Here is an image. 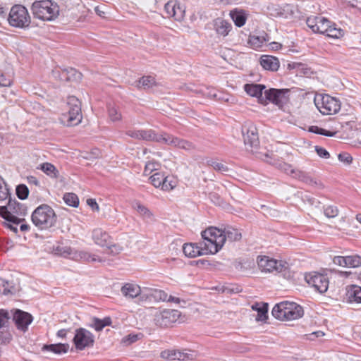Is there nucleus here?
<instances>
[{
    "instance_id": "f257e3e1",
    "label": "nucleus",
    "mask_w": 361,
    "mask_h": 361,
    "mask_svg": "<svg viewBox=\"0 0 361 361\" xmlns=\"http://www.w3.org/2000/svg\"><path fill=\"white\" fill-rule=\"evenodd\" d=\"M204 235L209 236L212 240L213 252H215V254L221 249L226 240L238 241L241 238V233L238 229L233 227H227L224 230L210 227L204 231Z\"/></svg>"
},
{
    "instance_id": "f03ea898",
    "label": "nucleus",
    "mask_w": 361,
    "mask_h": 361,
    "mask_svg": "<svg viewBox=\"0 0 361 361\" xmlns=\"http://www.w3.org/2000/svg\"><path fill=\"white\" fill-rule=\"evenodd\" d=\"M31 219L33 224L42 231L54 226L57 221V216L50 206L44 204L33 211Z\"/></svg>"
},
{
    "instance_id": "7ed1b4c3",
    "label": "nucleus",
    "mask_w": 361,
    "mask_h": 361,
    "mask_svg": "<svg viewBox=\"0 0 361 361\" xmlns=\"http://www.w3.org/2000/svg\"><path fill=\"white\" fill-rule=\"evenodd\" d=\"M271 314L277 319L290 321L301 318L304 311L302 307L295 302L283 301L274 305Z\"/></svg>"
},
{
    "instance_id": "20e7f679",
    "label": "nucleus",
    "mask_w": 361,
    "mask_h": 361,
    "mask_svg": "<svg viewBox=\"0 0 361 361\" xmlns=\"http://www.w3.org/2000/svg\"><path fill=\"white\" fill-rule=\"evenodd\" d=\"M27 213V207L16 199L8 200L5 206H0V216L6 221L18 225L24 219H20L18 216H24Z\"/></svg>"
},
{
    "instance_id": "39448f33",
    "label": "nucleus",
    "mask_w": 361,
    "mask_h": 361,
    "mask_svg": "<svg viewBox=\"0 0 361 361\" xmlns=\"http://www.w3.org/2000/svg\"><path fill=\"white\" fill-rule=\"evenodd\" d=\"M31 10L34 17L42 20H52L59 14V6L51 0L35 1Z\"/></svg>"
},
{
    "instance_id": "423d86ee",
    "label": "nucleus",
    "mask_w": 361,
    "mask_h": 361,
    "mask_svg": "<svg viewBox=\"0 0 361 361\" xmlns=\"http://www.w3.org/2000/svg\"><path fill=\"white\" fill-rule=\"evenodd\" d=\"M202 241L199 243H185L183 246V252L186 257H196L204 255H214L212 242L209 236L204 235V231L201 233Z\"/></svg>"
},
{
    "instance_id": "0eeeda50",
    "label": "nucleus",
    "mask_w": 361,
    "mask_h": 361,
    "mask_svg": "<svg viewBox=\"0 0 361 361\" xmlns=\"http://www.w3.org/2000/svg\"><path fill=\"white\" fill-rule=\"evenodd\" d=\"M8 21L12 27L26 29L30 27L31 18L27 9L24 6L16 4L10 10Z\"/></svg>"
},
{
    "instance_id": "6e6552de",
    "label": "nucleus",
    "mask_w": 361,
    "mask_h": 361,
    "mask_svg": "<svg viewBox=\"0 0 361 361\" xmlns=\"http://www.w3.org/2000/svg\"><path fill=\"white\" fill-rule=\"evenodd\" d=\"M67 105L68 111L62 114L61 122L68 126H76L81 122L82 118L80 102L75 97L70 96L67 99Z\"/></svg>"
},
{
    "instance_id": "1a4fd4ad",
    "label": "nucleus",
    "mask_w": 361,
    "mask_h": 361,
    "mask_svg": "<svg viewBox=\"0 0 361 361\" xmlns=\"http://www.w3.org/2000/svg\"><path fill=\"white\" fill-rule=\"evenodd\" d=\"M317 109L324 115H332L341 109L340 101L329 94L316 95L314 99Z\"/></svg>"
},
{
    "instance_id": "9d476101",
    "label": "nucleus",
    "mask_w": 361,
    "mask_h": 361,
    "mask_svg": "<svg viewBox=\"0 0 361 361\" xmlns=\"http://www.w3.org/2000/svg\"><path fill=\"white\" fill-rule=\"evenodd\" d=\"M257 262L260 271L264 273H281L289 267L286 261L276 260L268 256H258Z\"/></svg>"
},
{
    "instance_id": "9b49d317",
    "label": "nucleus",
    "mask_w": 361,
    "mask_h": 361,
    "mask_svg": "<svg viewBox=\"0 0 361 361\" xmlns=\"http://www.w3.org/2000/svg\"><path fill=\"white\" fill-rule=\"evenodd\" d=\"M60 255L75 261L85 262H102V260L98 255L91 254L85 250H78L71 247H62L59 249Z\"/></svg>"
},
{
    "instance_id": "f8f14e48",
    "label": "nucleus",
    "mask_w": 361,
    "mask_h": 361,
    "mask_svg": "<svg viewBox=\"0 0 361 361\" xmlns=\"http://www.w3.org/2000/svg\"><path fill=\"white\" fill-rule=\"evenodd\" d=\"M180 316V312L176 310H159L154 314V322L158 326L168 327L175 323Z\"/></svg>"
},
{
    "instance_id": "ddd939ff",
    "label": "nucleus",
    "mask_w": 361,
    "mask_h": 361,
    "mask_svg": "<svg viewBox=\"0 0 361 361\" xmlns=\"http://www.w3.org/2000/svg\"><path fill=\"white\" fill-rule=\"evenodd\" d=\"M150 183L164 191H170L176 186V180L172 176H165L163 173L156 172L149 177Z\"/></svg>"
},
{
    "instance_id": "4468645a",
    "label": "nucleus",
    "mask_w": 361,
    "mask_h": 361,
    "mask_svg": "<svg viewBox=\"0 0 361 361\" xmlns=\"http://www.w3.org/2000/svg\"><path fill=\"white\" fill-rule=\"evenodd\" d=\"M305 281L320 293L326 292L329 288V279L326 275L311 272L305 276Z\"/></svg>"
},
{
    "instance_id": "2eb2a0df",
    "label": "nucleus",
    "mask_w": 361,
    "mask_h": 361,
    "mask_svg": "<svg viewBox=\"0 0 361 361\" xmlns=\"http://www.w3.org/2000/svg\"><path fill=\"white\" fill-rule=\"evenodd\" d=\"M94 335L84 328L76 329L73 338L75 348L78 350H82L86 348L92 347L94 342Z\"/></svg>"
},
{
    "instance_id": "dca6fc26",
    "label": "nucleus",
    "mask_w": 361,
    "mask_h": 361,
    "mask_svg": "<svg viewBox=\"0 0 361 361\" xmlns=\"http://www.w3.org/2000/svg\"><path fill=\"white\" fill-rule=\"evenodd\" d=\"M288 89H274L271 88L264 92L266 99L271 103L282 106L287 104L289 100Z\"/></svg>"
},
{
    "instance_id": "f3484780",
    "label": "nucleus",
    "mask_w": 361,
    "mask_h": 361,
    "mask_svg": "<svg viewBox=\"0 0 361 361\" xmlns=\"http://www.w3.org/2000/svg\"><path fill=\"white\" fill-rule=\"evenodd\" d=\"M242 133L245 146L251 148L258 146L259 143L258 133L257 128L254 125L244 126L242 128Z\"/></svg>"
},
{
    "instance_id": "a211bd4d",
    "label": "nucleus",
    "mask_w": 361,
    "mask_h": 361,
    "mask_svg": "<svg viewBox=\"0 0 361 361\" xmlns=\"http://www.w3.org/2000/svg\"><path fill=\"white\" fill-rule=\"evenodd\" d=\"M164 11L167 17H172L177 21L182 20L185 16V7L176 0L168 1L165 4Z\"/></svg>"
},
{
    "instance_id": "6ab92c4d",
    "label": "nucleus",
    "mask_w": 361,
    "mask_h": 361,
    "mask_svg": "<svg viewBox=\"0 0 361 361\" xmlns=\"http://www.w3.org/2000/svg\"><path fill=\"white\" fill-rule=\"evenodd\" d=\"M13 319L18 329L25 332L27 330L28 326L32 323L33 318L30 313L16 310L13 313Z\"/></svg>"
},
{
    "instance_id": "aec40b11",
    "label": "nucleus",
    "mask_w": 361,
    "mask_h": 361,
    "mask_svg": "<svg viewBox=\"0 0 361 361\" xmlns=\"http://www.w3.org/2000/svg\"><path fill=\"white\" fill-rule=\"evenodd\" d=\"M164 136L165 140L164 144H166L167 145L173 146L175 147L183 149L186 151H192L195 147L193 143L188 140L180 139L178 137H175L167 133Z\"/></svg>"
},
{
    "instance_id": "412c9836",
    "label": "nucleus",
    "mask_w": 361,
    "mask_h": 361,
    "mask_svg": "<svg viewBox=\"0 0 361 361\" xmlns=\"http://www.w3.org/2000/svg\"><path fill=\"white\" fill-rule=\"evenodd\" d=\"M92 237L94 242L101 247L110 248L111 246H114L111 237L100 228H95L92 231Z\"/></svg>"
},
{
    "instance_id": "4be33fe9",
    "label": "nucleus",
    "mask_w": 361,
    "mask_h": 361,
    "mask_svg": "<svg viewBox=\"0 0 361 361\" xmlns=\"http://www.w3.org/2000/svg\"><path fill=\"white\" fill-rule=\"evenodd\" d=\"M161 357L166 360H178L185 361L193 358L192 353L190 351H181L179 350H166L161 353Z\"/></svg>"
},
{
    "instance_id": "5701e85b",
    "label": "nucleus",
    "mask_w": 361,
    "mask_h": 361,
    "mask_svg": "<svg viewBox=\"0 0 361 361\" xmlns=\"http://www.w3.org/2000/svg\"><path fill=\"white\" fill-rule=\"evenodd\" d=\"M270 40L267 33L262 31L258 33L250 35L247 43L254 49H259L266 46Z\"/></svg>"
},
{
    "instance_id": "b1692460",
    "label": "nucleus",
    "mask_w": 361,
    "mask_h": 361,
    "mask_svg": "<svg viewBox=\"0 0 361 361\" xmlns=\"http://www.w3.org/2000/svg\"><path fill=\"white\" fill-rule=\"evenodd\" d=\"M166 133H157L154 130H140V140L164 144Z\"/></svg>"
},
{
    "instance_id": "393cba45",
    "label": "nucleus",
    "mask_w": 361,
    "mask_h": 361,
    "mask_svg": "<svg viewBox=\"0 0 361 361\" xmlns=\"http://www.w3.org/2000/svg\"><path fill=\"white\" fill-rule=\"evenodd\" d=\"M345 298L350 303H361V286L357 285L348 286Z\"/></svg>"
},
{
    "instance_id": "a878e982",
    "label": "nucleus",
    "mask_w": 361,
    "mask_h": 361,
    "mask_svg": "<svg viewBox=\"0 0 361 361\" xmlns=\"http://www.w3.org/2000/svg\"><path fill=\"white\" fill-rule=\"evenodd\" d=\"M259 62L264 69L271 71H276L280 66L279 59L269 55L262 56Z\"/></svg>"
},
{
    "instance_id": "bb28decb",
    "label": "nucleus",
    "mask_w": 361,
    "mask_h": 361,
    "mask_svg": "<svg viewBox=\"0 0 361 361\" xmlns=\"http://www.w3.org/2000/svg\"><path fill=\"white\" fill-rule=\"evenodd\" d=\"M122 294L127 298H135L141 293L140 287L135 283H126L121 289Z\"/></svg>"
},
{
    "instance_id": "cd10ccee",
    "label": "nucleus",
    "mask_w": 361,
    "mask_h": 361,
    "mask_svg": "<svg viewBox=\"0 0 361 361\" xmlns=\"http://www.w3.org/2000/svg\"><path fill=\"white\" fill-rule=\"evenodd\" d=\"M252 309L257 312L256 320L265 322L268 318V304L265 302H256L252 305Z\"/></svg>"
},
{
    "instance_id": "c85d7f7f",
    "label": "nucleus",
    "mask_w": 361,
    "mask_h": 361,
    "mask_svg": "<svg viewBox=\"0 0 361 361\" xmlns=\"http://www.w3.org/2000/svg\"><path fill=\"white\" fill-rule=\"evenodd\" d=\"M293 178H298V180L308 185H315L319 188H323V185L320 181H317V180L312 178L304 171L297 170V171L295 172V175H293Z\"/></svg>"
},
{
    "instance_id": "c756f323",
    "label": "nucleus",
    "mask_w": 361,
    "mask_h": 361,
    "mask_svg": "<svg viewBox=\"0 0 361 361\" xmlns=\"http://www.w3.org/2000/svg\"><path fill=\"white\" fill-rule=\"evenodd\" d=\"M293 178H298V180L308 185H315L319 188H323V185L320 181H317V180L312 178L304 171L297 170V171L295 172V175H293Z\"/></svg>"
},
{
    "instance_id": "7c9ffc66",
    "label": "nucleus",
    "mask_w": 361,
    "mask_h": 361,
    "mask_svg": "<svg viewBox=\"0 0 361 361\" xmlns=\"http://www.w3.org/2000/svg\"><path fill=\"white\" fill-rule=\"evenodd\" d=\"M293 178H298V180L308 185H315L319 188H323V185L320 181H317V180L312 178L304 171L297 170V171L295 172V175H293Z\"/></svg>"
},
{
    "instance_id": "2f4dec72",
    "label": "nucleus",
    "mask_w": 361,
    "mask_h": 361,
    "mask_svg": "<svg viewBox=\"0 0 361 361\" xmlns=\"http://www.w3.org/2000/svg\"><path fill=\"white\" fill-rule=\"evenodd\" d=\"M265 85L262 84H245L244 90L251 97H260L262 96Z\"/></svg>"
},
{
    "instance_id": "473e14b6",
    "label": "nucleus",
    "mask_w": 361,
    "mask_h": 361,
    "mask_svg": "<svg viewBox=\"0 0 361 361\" xmlns=\"http://www.w3.org/2000/svg\"><path fill=\"white\" fill-rule=\"evenodd\" d=\"M69 345L67 343H58L45 345L42 348L44 350L51 351L55 354L65 353L68 350Z\"/></svg>"
},
{
    "instance_id": "72a5a7b5",
    "label": "nucleus",
    "mask_w": 361,
    "mask_h": 361,
    "mask_svg": "<svg viewBox=\"0 0 361 361\" xmlns=\"http://www.w3.org/2000/svg\"><path fill=\"white\" fill-rule=\"evenodd\" d=\"M39 169L42 170L45 174L51 178H56L59 176V171L51 163L45 162L39 165Z\"/></svg>"
},
{
    "instance_id": "f704fd0d",
    "label": "nucleus",
    "mask_w": 361,
    "mask_h": 361,
    "mask_svg": "<svg viewBox=\"0 0 361 361\" xmlns=\"http://www.w3.org/2000/svg\"><path fill=\"white\" fill-rule=\"evenodd\" d=\"M273 165L275 166V167L278 169H279L281 171H283L288 175L292 176L293 177V175H295V172L297 171L298 169H294L293 166L286 163L281 160H277L275 161L274 163H272Z\"/></svg>"
},
{
    "instance_id": "c9c22d12",
    "label": "nucleus",
    "mask_w": 361,
    "mask_h": 361,
    "mask_svg": "<svg viewBox=\"0 0 361 361\" xmlns=\"http://www.w3.org/2000/svg\"><path fill=\"white\" fill-rule=\"evenodd\" d=\"M331 22L327 18L319 16L316 26L315 32L326 35L329 27H330Z\"/></svg>"
},
{
    "instance_id": "e433bc0d",
    "label": "nucleus",
    "mask_w": 361,
    "mask_h": 361,
    "mask_svg": "<svg viewBox=\"0 0 361 361\" xmlns=\"http://www.w3.org/2000/svg\"><path fill=\"white\" fill-rule=\"evenodd\" d=\"M230 15L236 26L240 27L245 25L246 16L243 11H231Z\"/></svg>"
},
{
    "instance_id": "4c0bfd02",
    "label": "nucleus",
    "mask_w": 361,
    "mask_h": 361,
    "mask_svg": "<svg viewBox=\"0 0 361 361\" xmlns=\"http://www.w3.org/2000/svg\"><path fill=\"white\" fill-rule=\"evenodd\" d=\"M215 25L216 32L222 36L227 35L231 27V25L224 20L216 21Z\"/></svg>"
},
{
    "instance_id": "58836bf2",
    "label": "nucleus",
    "mask_w": 361,
    "mask_h": 361,
    "mask_svg": "<svg viewBox=\"0 0 361 361\" xmlns=\"http://www.w3.org/2000/svg\"><path fill=\"white\" fill-rule=\"evenodd\" d=\"M344 35V31L341 28L337 27L336 24L332 23H331L330 27H329L327 32L325 35L329 37H331L334 39H339L343 37Z\"/></svg>"
},
{
    "instance_id": "ea45409f",
    "label": "nucleus",
    "mask_w": 361,
    "mask_h": 361,
    "mask_svg": "<svg viewBox=\"0 0 361 361\" xmlns=\"http://www.w3.org/2000/svg\"><path fill=\"white\" fill-rule=\"evenodd\" d=\"M133 207L144 219L151 218V216H152L151 212L149 210V209L147 207H146L145 205L142 204L140 202H134L133 204Z\"/></svg>"
},
{
    "instance_id": "a19ab883",
    "label": "nucleus",
    "mask_w": 361,
    "mask_h": 361,
    "mask_svg": "<svg viewBox=\"0 0 361 361\" xmlns=\"http://www.w3.org/2000/svg\"><path fill=\"white\" fill-rule=\"evenodd\" d=\"M63 199L68 206L77 207L79 204V199L75 193L67 192L64 194Z\"/></svg>"
},
{
    "instance_id": "79ce46f5",
    "label": "nucleus",
    "mask_w": 361,
    "mask_h": 361,
    "mask_svg": "<svg viewBox=\"0 0 361 361\" xmlns=\"http://www.w3.org/2000/svg\"><path fill=\"white\" fill-rule=\"evenodd\" d=\"M108 114L109 118L111 121H118L121 119V113L119 111L118 107L114 105H109L108 106Z\"/></svg>"
},
{
    "instance_id": "37998d69",
    "label": "nucleus",
    "mask_w": 361,
    "mask_h": 361,
    "mask_svg": "<svg viewBox=\"0 0 361 361\" xmlns=\"http://www.w3.org/2000/svg\"><path fill=\"white\" fill-rule=\"evenodd\" d=\"M309 131L315 134L324 135L326 137H333L336 135V132L330 131L316 126H310Z\"/></svg>"
},
{
    "instance_id": "c03bdc74",
    "label": "nucleus",
    "mask_w": 361,
    "mask_h": 361,
    "mask_svg": "<svg viewBox=\"0 0 361 361\" xmlns=\"http://www.w3.org/2000/svg\"><path fill=\"white\" fill-rule=\"evenodd\" d=\"M138 83V87L141 85L145 89H149L155 85V79L152 76H144L139 80Z\"/></svg>"
},
{
    "instance_id": "a18cd8bd",
    "label": "nucleus",
    "mask_w": 361,
    "mask_h": 361,
    "mask_svg": "<svg viewBox=\"0 0 361 361\" xmlns=\"http://www.w3.org/2000/svg\"><path fill=\"white\" fill-rule=\"evenodd\" d=\"M207 164L212 166L214 170L219 171L221 173H226L228 172L229 171V169L227 166L213 159L208 160Z\"/></svg>"
},
{
    "instance_id": "49530a36",
    "label": "nucleus",
    "mask_w": 361,
    "mask_h": 361,
    "mask_svg": "<svg viewBox=\"0 0 361 361\" xmlns=\"http://www.w3.org/2000/svg\"><path fill=\"white\" fill-rule=\"evenodd\" d=\"M361 266V257L357 255L347 256V267L356 268Z\"/></svg>"
},
{
    "instance_id": "de8ad7c7",
    "label": "nucleus",
    "mask_w": 361,
    "mask_h": 361,
    "mask_svg": "<svg viewBox=\"0 0 361 361\" xmlns=\"http://www.w3.org/2000/svg\"><path fill=\"white\" fill-rule=\"evenodd\" d=\"M10 197L9 190L4 178L0 176V202Z\"/></svg>"
},
{
    "instance_id": "09e8293b",
    "label": "nucleus",
    "mask_w": 361,
    "mask_h": 361,
    "mask_svg": "<svg viewBox=\"0 0 361 361\" xmlns=\"http://www.w3.org/2000/svg\"><path fill=\"white\" fill-rule=\"evenodd\" d=\"M12 287L10 286L9 283L2 279H0V294L8 295L9 294H13V290L11 289Z\"/></svg>"
},
{
    "instance_id": "8fccbe9b",
    "label": "nucleus",
    "mask_w": 361,
    "mask_h": 361,
    "mask_svg": "<svg viewBox=\"0 0 361 361\" xmlns=\"http://www.w3.org/2000/svg\"><path fill=\"white\" fill-rule=\"evenodd\" d=\"M12 287L10 286L9 283L2 279H0V294L8 295L9 294H13V290L11 289Z\"/></svg>"
},
{
    "instance_id": "3c124183",
    "label": "nucleus",
    "mask_w": 361,
    "mask_h": 361,
    "mask_svg": "<svg viewBox=\"0 0 361 361\" xmlns=\"http://www.w3.org/2000/svg\"><path fill=\"white\" fill-rule=\"evenodd\" d=\"M16 195L19 199L25 200L28 197L29 190H28V188L25 185H24V184L18 185L16 187Z\"/></svg>"
},
{
    "instance_id": "603ef678",
    "label": "nucleus",
    "mask_w": 361,
    "mask_h": 361,
    "mask_svg": "<svg viewBox=\"0 0 361 361\" xmlns=\"http://www.w3.org/2000/svg\"><path fill=\"white\" fill-rule=\"evenodd\" d=\"M324 215L328 218H334L338 214V209L334 205H328L324 207Z\"/></svg>"
},
{
    "instance_id": "864d4df0",
    "label": "nucleus",
    "mask_w": 361,
    "mask_h": 361,
    "mask_svg": "<svg viewBox=\"0 0 361 361\" xmlns=\"http://www.w3.org/2000/svg\"><path fill=\"white\" fill-rule=\"evenodd\" d=\"M140 338V334H130L128 335L127 336H125L122 339V343L126 345H130V344L136 342L137 340H139Z\"/></svg>"
},
{
    "instance_id": "5fc2aeb1",
    "label": "nucleus",
    "mask_w": 361,
    "mask_h": 361,
    "mask_svg": "<svg viewBox=\"0 0 361 361\" xmlns=\"http://www.w3.org/2000/svg\"><path fill=\"white\" fill-rule=\"evenodd\" d=\"M152 296L156 300H161V301H167V298H168V295L165 291H164L162 290H158V289L154 290V291L152 293Z\"/></svg>"
},
{
    "instance_id": "6e6d98bb",
    "label": "nucleus",
    "mask_w": 361,
    "mask_h": 361,
    "mask_svg": "<svg viewBox=\"0 0 361 361\" xmlns=\"http://www.w3.org/2000/svg\"><path fill=\"white\" fill-rule=\"evenodd\" d=\"M10 318L9 313L7 310H0V329L4 327Z\"/></svg>"
},
{
    "instance_id": "4d7b16f0",
    "label": "nucleus",
    "mask_w": 361,
    "mask_h": 361,
    "mask_svg": "<svg viewBox=\"0 0 361 361\" xmlns=\"http://www.w3.org/2000/svg\"><path fill=\"white\" fill-rule=\"evenodd\" d=\"M319 16H310V17H308L307 20H306V23L307 25V26L314 32H315V30H316V26H317V21H318V18H319Z\"/></svg>"
},
{
    "instance_id": "13d9d810",
    "label": "nucleus",
    "mask_w": 361,
    "mask_h": 361,
    "mask_svg": "<svg viewBox=\"0 0 361 361\" xmlns=\"http://www.w3.org/2000/svg\"><path fill=\"white\" fill-rule=\"evenodd\" d=\"M333 262L341 267H347V256H336L333 259Z\"/></svg>"
},
{
    "instance_id": "bf43d9fd",
    "label": "nucleus",
    "mask_w": 361,
    "mask_h": 361,
    "mask_svg": "<svg viewBox=\"0 0 361 361\" xmlns=\"http://www.w3.org/2000/svg\"><path fill=\"white\" fill-rule=\"evenodd\" d=\"M315 151L321 158L328 159L330 157L329 152L322 147L315 146Z\"/></svg>"
},
{
    "instance_id": "052dcab7",
    "label": "nucleus",
    "mask_w": 361,
    "mask_h": 361,
    "mask_svg": "<svg viewBox=\"0 0 361 361\" xmlns=\"http://www.w3.org/2000/svg\"><path fill=\"white\" fill-rule=\"evenodd\" d=\"M157 166H158V164L154 162H148L146 164L145 167L144 173L145 175H149L152 172L154 171H156Z\"/></svg>"
},
{
    "instance_id": "680f3d73",
    "label": "nucleus",
    "mask_w": 361,
    "mask_h": 361,
    "mask_svg": "<svg viewBox=\"0 0 361 361\" xmlns=\"http://www.w3.org/2000/svg\"><path fill=\"white\" fill-rule=\"evenodd\" d=\"M11 85V79L4 73H0V86L8 87Z\"/></svg>"
},
{
    "instance_id": "e2e57ef3",
    "label": "nucleus",
    "mask_w": 361,
    "mask_h": 361,
    "mask_svg": "<svg viewBox=\"0 0 361 361\" xmlns=\"http://www.w3.org/2000/svg\"><path fill=\"white\" fill-rule=\"evenodd\" d=\"M92 326L97 331H102L104 328V325L103 324L102 319L94 317L93 319V324Z\"/></svg>"
},
{
    "instance_id": "0e129e2a",
    "label": "nucleus",
    "mask_w": 361,
    "mask_h": 361,
    "mask_svg": "<svg viewBox=\"0 0 361 361\" xmlns=\"http://www.w3.org/2000/svg\"><path fill=\"white\" fill-rule=\"evenodd\" d=\"M338 158L339 161L346 164H350L353 161V157L348 153L339 154Z\"/></svg>"
},
{
    "instance_id": "69168bd1",
    "label": "nucleus",
    "mask_w": 361,
    "mask_h": 361,
    "mask_svg": "<svg viewBox=\"0 0 361 361\" xmlns=\"http://www.w3.org/2000/svg\"><path fill=\"white\" fill-rule=\"evenodd\" d=\"M68 73L70 75L68 77V80H71V77L73 78L74 80H80L81 78V73L78 72L74 68H71Z\"/></svg>"
},
{
    "instance_id": "338daca9",
    "label": "nucleus",
    "mask_w": 361,
    "mask_h": 361,
    "mask_svg": "<svg viewBox=\"0 0 361 361\" xmlns=\"http://www.w3.org/2000/svg\"><path fill=\"white\" fill-rule=\"evenodd\" d=\"M87 204L92 208L93 211L98 212L99 210V207L94 199H87Z\"/></svg>"
},
{
    "instance_id": "774afa93",
    "label": "nucleus",
    "mask_w": 361,
    "mask_h": 361,
    "mask_svg": "<svg viewBox=\"0 0 361 361\" xmlns=\"http://www.w3.org/2000/svg\"><path fill=\"white\" fill-rule=\"evenodd\" d=\"M140 130H129L126 132V135L135 139L140 140Z\"/></svg>"
}]
</instances>
